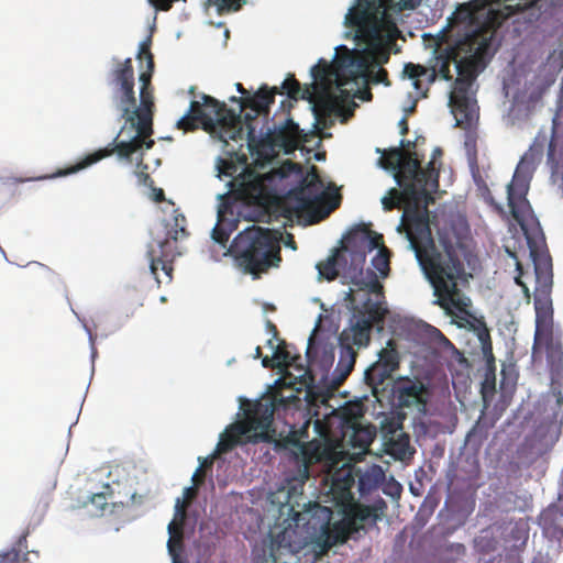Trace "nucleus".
Returning <instances> with one entry per match:
<instances>
[{
    "label": "nucleus",
    "mask_w": 563,
    "mask_h": 563,
    "mask_svg": "<svg viewBox=\"0 0 563 563\" xmlns=\"http://www.w3.org/2000/svg\"><path fill=\"white\" fill-rule=\"evenodd\" d=\"M285 442L287 444L296 446V448H298L300 450V452L302 454V457H303V465H302V471H301L302 477L308 479L309 476H310V474H309V465H310L311 456L308 453L306 445L303 443H301L299 441V439L295 434L288 435L285 439Z\"/></svg>",
    "instance_id": "obj_41"
},
{
    "label": "nucleus",
    "mask_w": 563,
    "mask_h": 563,
    "mask_svg": "<svg viewBox=\"0 0 563 563\" xmlns=\"http://www.w3.org/2000/svg\"><path fill=\"white\" fill-rule=\"evenodd\" d=\"M168 552L173 558L174 563H178V558L184 550V537L183 536H169L167 542Z\"/></svg>",
    "instance_id": "obj_45"
},
{
    "label": "nucleus",
    "mask_w": 563,
    "mask_h": 563,
    "mask_svg": "<svg viewBox=\"0 0 563 563\" xmlns=\"http://www.w3.org/2000/svg\"><path fill=\"white\" fill-rule=\"evenodd\" d=\"M402 492V486L391 477L383 487V493L393 498H399Z\"/></svg>",
    "instance_id": "obj_49"
},
{
    "label": "nucleus",
    "mask_w": 563,
    "mask_h": 563,
    "mask_svg": "<svg viewBox=\"0 0 563 563\" xmlns=\"http://www.w3.org/2000/svg\"><path fill=\"white\" fill-rule=\"evenodd\" d=\"M365 299L360 308H355L354 321L349 329L343 330L340 335V342L349 345H356L358 347L366 346L371 340V331L375 323L382 322L388 312L383 307L382 300H373L371 291L363 290ZM383 297L380 292H374Z\"/></svg>",
    "instance_id": "obj_9"
},
{
    "label": "nucleus",
    "mask_w": 563,
    "mask_h": 563,
    "mask_svg": "<svg viewBox=\"0 0 563 563\" xmlns=\"http://www.w3.org/2000/svg\"><path fill=\"white\" fill-rule=\"evenodd\" d=\"M174 212L172 223H167V236L174 241H178L187 238L189 233L186 229V217L179 213L178 209H174Z\"/></svg>",
    "instance_id": "obj_33"
},
{
    "label": "nucleus",
    "mask_w": 563,
    "mask_h": 563,
    "mask_svg": "<svg viewBox=\"0 0 563 563\" xmlns=\"http://www.w3.org/2000/svg\"><path fill=\"white\" fill-rule=\"evenodd\" d=\"M316 84V80L308 87H306L305 89L301 88L300 86V82L295 78V75L294 74H289L286 79L283 81V85H282V89L283 91H280L285 95L288 96L289 99H292L295 101L299 100V99H303V100H307L308 101V98H306L305 96H308L306 91H311L313 90V85Z\"/></svg>",
    "instance_id": "obj_32"
},
{
    "label": "nucleus",
    "mask_w": 563,
    "mask_h": 563,
    "mask_svg": "<svg viewBox=\"0 0 563 563\" xmlns=\"http://www.w3.org/2000/svg\"><path fill=\"white\" fill-rule=\"evenodd\" d=\"M366 81L372 84H384L385 86H390V81L388 80V73L382 65H373L369 68V73L367 77H364Z\"/></svg>",
    "instance_id": "obj_43"
},
{
    "label": "nucleus",
    "mask_w": 563,
    "mask_h": 563,
    "mask_svg": "<svg viewBox=\"0 0 563 563\" xmlns=\"http://www.w3.org/2000/svg\"><path fill=\"white\" fill-rule=\"evenodd\" d=\"M402 431V419L400 416H385L380 421V433L384 441L397 435Z\"/></svg>",
    "instance_id": "obj_34"
},
{
    "label": "nucleus",
    "mask_w": 563,
    "mask_h": 563,
    "mask_svg": "<svg viewBox=\"0 0 563 563\" xmlns=\"http://www.w3.org/2000/svg\"><path fill=\"white\" fill-rule=\"evenodd\" d=\"M125 495H126V497H128L126 501H124V500H120L119 503H121V504H126V505H129L130 503H131V504H134L135 498H136V490H133V492H131V493L129 492V493H126Z\"/></svg>",
    "instance_id": "obj_61"
},
{
    "label": "nucleus",
    "mask_w": 563,
    "mask_h": 563,
    "mask_svg": "<svg viewBox=\"0 0 563 563\" xmlns=\"http://www.w3.org/2000/svg\"><path fill=\"white\" fill-rule=\"evenodd\" d=\"M184 526L185 521H180L179 519H174L168 525V533L169 536H183L184 537Z\"/></svg>",
    "instance_id": "obj_56"
},
{
    "label": "nucleus",
    "mask_w": 563,
    "mask_h": 563,
    "mask_svg": "<svg viewBox=\"0 0 563 563\" xmlns=\"http://www.w3.org/2000/svg\"><path fill=\"white\" fill-rule=\"evenodd\" d=\"M344 515L353 522V527H358L357 532L364 528L367 521L375 523L379 518L378 510L383 511L386 508V503L379 499L374 506H367L354 500L344 504Z\"/></svg>",
    "instance_id": "obj_20"
},
{
    "label": "nucleus",
    "mask_w": 563,
    "mask_h": 563,
    "mask_svg": "<svg viewBox=\"0 0 563 563\" xmlns=\"http://www.w3.org/2000/svg\"><path fill=\"white\" fill-rule=\"evenodd\" d=\"M233 192L236 198L246 205L266 207L273 195L266 178L254 170H245L232 181Z\"/></svg>",
    "instance_id": "obj_14"
},
{
    "label": "nucleus",
    "mask_w": 563,
    "mask_h": 563,
    "mask_svg": "<svg viewBox=\"0 0 563 563\" xmlns=\"http://www.w3.org/2000/svg\"><path fill=\"white\" fill-rule=\"evenodd\" d=\"M415 143L408 140H401L398 147H391L389 150L377 152L382 153L379 164L385 169H394L396 172H402V167L409 161H413L417 164V178L423 179L424 184H431V189H438V172L434 168V163L429 162L426 168L421 167L420 159L416 152H409L407 148L413 146Z\"/></svg>",
    "instance_id": "obj_12"
},
{
    "label": "nucleus",
    "mask_w": 563,
    "mask_h": 563,
    "mask_svg": "<svg viewBox=\"0 0 563 563\" xmlns=\"http://www.w3.org/2000/svg\"><path fill=\"white\" fill-rule=\"evenodd\" d=\"M373 439L369 433L363 430H356L353 437V444L358 445L362 449H367L372 443Z\"/></svg>",
    "instance_id": "obj_50"
},
{
    "label": "nucleus",
    "mask_w": 563,
    "mask_h": 563,
    "mask_svg": "<svg viewBox=\"0 0 563 563\" xmlns=\"http://www.w3.org/2000/svg\"><path fill=\"white\" fill-rule=\"evenodd\" d=\"M385 451L396 460L405 461L410 459L415 450L410 446V438L405 432H399L397 435L384 441Z\"/></svg>",
    "instance_id": "obj_27"
},
{
    "label": "nucleus",
    "mask_w": 563,
    "mask_h": 563,
    "mask_svg": "<svg viewBox=\"0 0 563 563\" xmlns=\"http://www.w3.org/2000/svg\"><path fill=\"white\" fill-rule=\"evenodd\" d=\"M318 529L317 519L311 518L302 527L296 525V527H287L282 530L272 542V555L274 563L277 562L276 554L279 555L288 552L290 554H297L309 544L318 545Z\"/></svg>",
    "instance_id": "obj_13"
},
{
    "label": "nucleus",
    "mask_w": 563,
    "mask_h": 563,
    "mask_svg": "<svg viewBox=\"0 0 563 563\" xmlns=\"http://www.w3.org/2000/svg\"><path fill=\"white\" fill-rule=\"evenodd\" d=\"M431 338L442 347H453L451 341L435 327H430Z\"/></svg>",
    "instance_id": "obj_51"
},
{
    "label": "nucleus",
    "mask_w": 563,
    "mask_h": 563,
    "mask_svg": "<svg viewBox=\"0 0 563 563\" xmlns=\"http://www.w3.org/2000/svg\"><path fill=\"white\" fill-rule=\"evenodd\" d=\"M400 356L395 340L389 339L378 353V360L365 371V380L376 387L382 385L399 368Z\"/></svg>",
    "instance_id": "obj_17"
},
{
    "label": "nucleus",
    "mask_w": 563,
    "mask_h": 563,
    "mask_svg": "<svg viewBox=\"0 0 563 563\" xmlns=\"http://www.w3.org/2000/svg\"><path fill=\"white\" fill-rule=\"evenodd\" d=\"M350 262L345 254L336 250L331 256H329L325 261L319 262L317 264V269L319 276L332 282L340 274L343 276L344 267H349Z\"/></svg>",
    "instance_id": "obj_24"
},
{
    "label": "nucleus",
    "mask_w": 563,
    "mask_h": 563,
    "mask_svg": "<svg viewBox=\"0 0 563 563\" xmlns=\"http://www.w3.org/2000/svg\"><path fill=\"white\" fill-rule=\"evenodd\" d=\"M449 104L459 124L470 125L475 118V100L471 97L449 99Z\"/></svg>",
    "instance_id": "obj_30"
},
{
    "label": "nucleus",
    "mask_w": 563,
    "mask_h": 563,
    "mask_svg": "<svg viewBox=\"0 0 563 563\" xmlns=\"http://www.w3.org/2000/svg\"><path fill=\"white\" fill-rule=\"evenodd\" d=\"M328 512L327 520L317 519L318 529V547L321 553H327L333 545L344 543L351 534L357 532L358 527H353V522L344 515L341 521L330 523V510L323 509Z\"/></svg>",
    "instance_id": "obj_16"
},
{
    "label": "nucleus",
    "mask_w": 563,
    "mask_h": 563,
    "mask_svg": "<svg viewBox=\"0 0 563 563\" xmlns=\"http://www.w3.org/2000/svg\"><path fill=\"white\" fill-rule=\"evenodd\" d=\"M27 532L23 533L14 547L5 553L0 554V563H30L29 553H24L27 549Z\"/></svg>",
    "instance_id": "obj_31"
},
{
    "label": "nucleus",
    "mask_w": 563,
    "mask_h": 563,
    "mask_svg": "<svg viewBox=\"0 0 563 563\" xmlns=\"http://www.w3.org/2000/svg\"><path fill=\"white\" fill-rule=\"evenodd\" d=\"M324 200L323 181L313 165L301 183L287 192L285 203L290 214L300 217L305 211H313Z\"/></svg>",
    "instance_id": "obj_10"
},
{
    "label": "nucleus",
    "mask_w": 563,
    "mask_h": 563,
    "mask_svg": "<svg viewBox=\"0 0 563 563\" xmlns=\"http://www.w3.org/2000/svg\"><path fill=\"white\" fill-rule=\"evenodd\" d=\"M393 393L401 408L415 406L421 410L427 405V388L420 380L399 378L394 385Z\"/></svg>",
    "instance_id": "obj_18"
},
{
    "label": "nucleus",
    "mask_w": 563,
    "mask_h": 563,
    "mask_svg": "<svg viewBox=\"0 0 563 563\" xmlns=\"http://www.w3.org/2000/svg\"><path fill=\"white\" fill-rule=\"evenodd\" d=\"M368 228L365 224H360L347 232L343 238L340 252L345 254L350 265L344 267L343 278L345 283L352 284L346 292L345 300L351 305L356 302L355 290H367L371 292H380L383 285L379 283L377 275L373 271L364 273V264L366 260V241Z\"/></svg>",
    "instance_id": "obj_8"
},
{
    "label": "nucleus",
    "mask_w": 563,
    "mask_h": 563,
    "mask_svg": "<svg viewBox=\"0 0 563 563\" xmlns=\"http://www.w3.org/2000/svg\"><path fill=\"white\" fill-rule=\"evenodd\" d=\"M532 4V0H472L457 7L450 19V37L453 44L440 51L434 64L428 68L420 64L407 63L402 77L411 80L419 99L426 98L437 77L452 80L451 64L457 65L463 52L481 57L487 42L503 22Z\"/></svg>",
    "instance_id": "obj_3"
},
{
    "label": "nucleus",
    "mask_w": 563,
    "mask_h": 563,
    "mask_svg": "<svg viewBox=\"0 0 563 563\" xmlns=\"http://www.w3.org/2000/svg\"><path fill=\"white\" fill-rule=\"evenodd\" d=\"M143 186L147 188L146 197L155 202V203H162L165 202L170 207H175V203L172 199H167L165 197V191L163 188L156 187L154 185V180L150 177L148 174L143 173Z\"/></svg>",
    "instance_id": "obj_35"
},
{
    "label": "nucleus",
    "mask_w": 563,
    "mask_h": 563,
    "mask_svg": "<svg viewBox=\"0 0 563 563\" xmlns=\"http://www.w3.org/2000/svg\"><path fill=\"white\" fill-rule=\"evenodd\" d=\"M298 137L299 125L288 117L283 124L275 126L265 137H261L264 142L260 147L269 144L283 148L285 153H291L298 146Z\"/></svg>",
    "instance_id": "obj_19"
},
{
    "label": "nucleus",
    "mask_w": 563,
    "mask_h": 563,
    "mask_svg": "<svg viewBox=\"0 0 563 563\" xmlns=\"http://www.w3.org/2000/svg\"><path fill=\"white\" fill-rule=\"evenodd\" d=\"M111 84L119 87L122 93V110L125 122L117 137L106 148L95 152L76 165L56 175L65 176L84 169L100 159L117 153L120 158L130 159L131 155L141 150V104L136 106L134 97V71L131 58L119 62L111 73Z\"/></svg>",
    "instance_id": "obj_4"
},
{
    "label": "nucleus",
    "mask_w": 563,
    "mask_h": 563,
    "mask_svg": "<svg viewBox=\"0 0 563 563\" xmlns=\"http://www.w3.org/2000/svg\"><path fill=\"white\" fill-rule=\"evenodd\" d=\"M151 37L146 38L145 41H143V60L146 62V67H147V70L146 71H151L153 73V69H154V56L151 52Z\"/></svg>",
    "instance_id": "obj_52"
},
{
    "label": "nucleus",
    "mask_w": 563,
    "mask_h": 563,
    "mask_svg": "<svg viewBox=\"0 0 563 563\" xmlns=\"http://www.w3.org/2000/svg\"><path fill=\"white\" fill-rule=\"evenodd\" d=\"M473 81H470L465 77H457L454 81L453 90L450 92L449 99L470 97L468 90Z\"/></svg>",
    "instance_id": "obj_44"
},
{
    "label": "nucleus",
    "mask_w": 563,
    "mask_h": 563,
    "mask_svg": "<svg viewBox=\"0 0 563 563\" xmlns=\"http://www.w3.org/2000/svg\"><path fill=\"white\" fill-rule=\"evenodd\" d=\"M354 484L355 476L352 468L339 471L332 477L331 490L342 504L351 503L354 500L352 493Z\"/></svg>",
    "instance_id": "obj_23"
},
{
    "label": "nucleus",
    "mask_w": 563,
    "mask_h": 563,
    "mask_svg": "<svg viewBox=\"0 0 563 563\" xmlns=\"http://www.w3.org/2000/svg\"><path fill=\"white\" fill-rule=\"evenodd\" d=\"M262 365L265 367V368H273L275 367L276 365L273 364V360L269 358L268 356H265L263 357L262 360Z\"/></svg>",
    "instance_id": "obj_63"
},
{
    "label": "nucleus",
    "mask_w": 563,
    "mask_h": 563,
    "mask_svg": "<svg viewBox=\"0 0 563 563\" xmlns=\"http://www.w3.org/2000/svg\"><path fill=\"white\" fill-rule=\"evenodd\" d=\"M283 398H267L257 400L244 412V419L230 426L220 437L217 444L219 453H227L242 442L260 443L274 442L276 430L272 427L274 412L279 405L284 404Z\"/></svg>",
    "instance_id": "obj_7"
},
{
    "label": "nucleus",
    "mask_w": 563,
    "mask_h": 563,
    "mask_svg": "<svg viewBox=\"0 0 563 563\" xmlns=\"http://www.w3.org/2000/svg\"><path fill=\"white\" fill-rule=\"evenodd\" d=\"M280 234L268 228L252 225L234 239L235 258L244 272L258 278L282 262Z\"/></svg>",
    "instance_id": "obj_5"
},
{
    "label": "nucleus",
    "mask_w": 563,
    "mask_h": 563,
    "mask_svg": "<svg viewBox=\"0 0 563 563\" xmlns=\"http://www.w3.org/2000/svg\"><path fill=\"white\" fill-rule=\"evenodd\" d=\"M242 0H203L202 7L205 10L216 8L219 14L228 13L231 11H239L242 7Z\"/></svg>",
    "instance_id": "obj_38"
},
{
    "label": "nucleus",
    "mask_w": 563,
    "mask_h": 563,
    "mask_svg": "<svg viewBox=\"0 0 563 563\" xmlns=\"http://www.w3.org/2000/svg\"><path fill=\"white\" fill-rule=\"evenodd\" d=\"M383 244V235L368 229L366 241V254L375 249H380Z\"/></svg>",
    "instance_id": "obj_48"
},
{
    "label": "nucleus",
    "mask_w": 563,
    "mask_h": 563,
    "mask_svg": "<svg viewBox=\"0 0 563 563\" xmlns=\"http://www.w3.org/2000/svg\"><path fill=\"white\" fill-rule=\"evenodd\" d=\"M530 162L525 155L512 176L510 184L507 186V199L512 218L522 223L529 209V202L526 198L529 187Z\"/></svg>",
    "instance_id": "obj_15"
},
{
    "label": "nucleus",
    "mask_w": 563,
    "mask_h": 563,
    "mask_svg": "<svg viewBox=\"0 0 563 563\" xmlns=\"http://www.w3.org/2000/svg\"><path fill=\"white\" fill-rule=\"evenodd\" d=\"M197 490L198 489L196 486L185 488V490H184L185 501L190 504V501L196 497Z\"/></svg>",
    "instance_id": "obj_59"
},
{
    "label": "nucleus",
    "mask_w": 563,
    "mask_h": 563,
    "mask_svg": "<svg viewBox=\"0 0 563 563\" xmlns=\"http://www.w3.org/2000/svg\"><path fill=\"white\" fill-rule=\"evenodd\" d=\"M273 358L277 362V367L287 368L295 365V362L299 356L291 355L287 350L285 342H282V344L276 347Z\"/></svg>",
    "instance_id": "obj_40"
},
{
    "label": "nucleus",
    "mask_w": 563,
    "mask_h": 563,
    "mask_svg": "<svg viewBox=\"0 0 563 563\" xmlns=\"http://www.w3.org/2000/svg\"><path fill=\"white\" fill-rule=\"evenodd\" d=\"M235 87H236V90L242 95V97L250 96L249 91L243 87V85L241 82H238L235 85Z\"/></svg>",
    "instance_id": "obj_64"
},
{
    "label": "nucleus",
    "mask_w": 563,
    "mask_h": 563,
    "mask_svg": "<svg viewBox=\"0 0 563 563\" xmlns=\"http://www.w3.org/2000/svg\"><path fill=\"white\" fill-rule=\"evenodd\" d=\"M230 238V234L219 224H217L212 230V239L219 244L224 245Z\"/></svg>",
    "instance_id": "obj_53"
},
{
    "label": "nucleus",
    "mask_w": 563,
    "mask_h": 563,
    "mask_svg": "<svg viewBox=\"0 0 563 563\" xmlns=\"http://www.w3.org/2000/svg\"><path fill=\"white\" fill-rule=\"evenodd\" d=\"M280 170H282V176H287L288 174L294 173V172L301 173V166L297 163L287 161L286 163H284L282 165Z\"/></svg>",
    "instance_id": "obj_57"
},
{
    "label": "nucleus",
    "mask_w": 563,
    "mask_h": 563,
    "mask_svg": "<svg viewBox=\"0 0 563 563\" xmlns=\"http://www.w3.org/2000/svg\"><path fill=\"white\" fill-rule=\"evenodd\" d=\"M399 126H400V134L401 135H406L408 133V131H409V126H408V122H407L406 118H402L399 121Z\"/></svg>",
    "instance_id": "obj_60"
},
{
    "label": "nucleus",
    "mask_w": 563,
    "mask_h": 563,
    "mask_svg": "<svg viewBox=\"0 0 563 563\" xmlns=\"http://www.w3.org/2000/svg\"><path fill=\"white\" fill-rule=\"evenodd\" d=\"M385 472L379 465H372L358 475V490L362 496L377 489L385 482Z\"/></svg>",
    "instance_id": "obj_29"
},
{
    "label": "nucleus",
    "mask_w": 563,
    "mask_h": 563,
    "mask_svg": "<svg viewBox=\"0 0 563 563\" xmlns=\"http://www.w3.org/2000/svg\"><path fill=\"white\" fill-rule=\"evenodd\" d=\"M154 109L155 106L143 104V150H150L154 145V141L151 140Z\"/></svg>",
    "instance_id": "obj_36"
},
{
    "label": "nucleus",
    "mask_w": 563,
    "mask_h": 563,
    "mask_svg": "<svg viewBox=\"0 0 563 563\" xmlns=\"http://www.w3.org/2000/svg\"><path fill=\"white\" fill-rule=\"evenodd\" d=\"M389 250L386 246H382L377 255L372 260L373 267L379 273L382 277H386L389 273Z\"/></svg>",
    "instance_id": "obj_39"
},
{
    "label": "nucleus",
    "mask_w": 563,
    "mask_h": 563,
    "mask_svg": "<svg viewBox=\"0 0 563 563\" xmlns=\"http://www.w3.org/2000/svg\"><path fill=\"white\" fill-rule=\"evenodd\" d=\"M416 168L417 164L409 161L402 172H396L395 179L401 190L391 188L382 199L383 207L387 211L404 208L398 231L406 233L410 249L433 287L437 297L433 303L449 316H455L456 312L468 313L471 300L457 287V282L465 276L459 243L440 236L443 253L438 251L428 210L429 205L434 202L432 192L437 189H431V184H424L423 179L417 178Z\"/></svg>",
    "instance_id": "obj_2"
},
{
    "label": "nucleus",
    "mask_w": 563,
    "mask_h": 563,
    "mask_svg": "<svg viewBox=\"0 0 563 563\" xmlns=\"http://www.w3.org/2000/svg\"><path fill=\"white\" fill-rule=\"evenodd\" d=\"M188 503L185 501V500H181V499H177L176 500V505H175V515L174 517L176 519H179L180 521H186V518H187V512H186V509L188 507Z\"/></svg>",
    "instance_id": "obj_55"
},
{
    "label": "nucleus",
    "mask_w": 563,
    "mask_h": 563,
    "mask_svg": "<svg viewBox=\"0 0 563 563\" xmlns=\"http://www.w3.org/2000/svg\"><path fill=\"white\" fill-rule=\"evenodd\" d=\"M334 361V347L332 345H322V360L321 363L324 367L332 365Z\"/></svg>",
    "instance_id": "obj_54"
},
{
    "label": "nucleus",
    "mask_w": 563,
    "mask_h": 563,
    "mask_svg": "<svg viewBox=\"0 0 563 563\" xmlns=\"http://www.w3.org/2000/svg\"><path fill=\"white\" fill-rule=\"evenodd\" d=\"M108 505V498L106 493H96L90 497L89 503H87L85 506L89 507V514L93 516H98L99 514H102Z\"/></svg>",
    "instance_id": "obj_42"
},
{
    "label": "nucleus",
    "mask_w": 563,
    "mask_h": 563,
    "mask_svg": "<svg viewBox=\"0 0 563 563\" xmlns=\"http://www.w3.org/2000/svg\"><path fill=\"white\" fill-rule=\"evenodd\" d=\"M201 100L202 102L197 100L190 102L188 112L177 121V129L191 132L201 124L206 131L219 130L220 139L223 141L244 139L240 114L211 96L202 95Z\"/></svg>",
    "instance_id": "obj_6"
},
{
    "label": "nucleus",
    "mask_w": 563,
    "mask_h": 563,
    "mask_svg": "<svg viewBox=\"0 0 563 563\" xmlns=\"http://www.w3.org/2000/svg\"><path fill=\"white\" fill-rule=\"evenodd\" d=\"M534 309H536V340H538L541 328L548 322L552 314V302L550 298V288L541 285L537 288L534 294Z\"/></svg>",
    "instance_id": "obj_25"
},
{
    "label": "nucleus",
    "mask_w": 563,
    "mask_h": 563,
    "mask_svg": "<svg viewBox=\"0 0 563 563\" xmlns=\"http://www.w3.org/2000/svg\"><path fill=\"white\" fill-rule=\"evenodd\" d=\"M470 329L475 333L477 336L481 347L486 346V350H489V344L492 342L490 332L489 329L484 320V318H473V321L470 322Z\"/></svg>",
    "instance_id": "obj_37"
},
{
    "label": "nucleus",
    "mask_w": 563,
    "mask_h": 563,
    "mask_svg": "<svg viewBox=\"0 0 563 563\" xmlns=\"http://www.w3.org/2000/svg\"><path fill=\"white\" fill-rule=\"evenodd\" d=\"M421 0H356L345 16L360 49L339 55L332 64L320 59L311 68L313 90L306 91L317 115H343L351 95L344 87L368 76L373 65L389 60V48L399 35L395 13L415 9Z\"/></svg>",
    "instance_id": "obj_1"
},
{
    "label": "nucleus",
    "mask_w": 563,
    "mask_h": 563,
    "mask_svg": "<svg viewBox=\"0 0 563 563\" xmlns=\"http://www.w3.org/2000/svg\"><path fill=\"white\" fill-rule=\"evenodd\" d=\"M151 78V71H143V104L155 106Z\"/></svg>",
    "instance_id": "obj_47"
},
{
    "label": "nucleus",
    "mask_w": 563,
    "mask_h": 563,
    "mask_svg": "<svg viewBox=\"0 0 563 563\" xmlns=\"http://www.w3.org/2000/svg\"><path fill=\"white\" fill-rule=\"evenodd\" d=\"M530 255L534 264L537 280L545 288L552 286V258L549 251L529 242Z\"/></svg>",
    "instance_id": "obj_21"
},
{
    "label": "nucleus",
    "mask_w": 563,
    "mask_h": 563,
    "mask_svg": "<svg viewBox=\"0 0 563 563\" xmlns=\"http://www.w3.org/2000/svg\"><path fill=\"white\" fill-rule=\"evenodd\" d=\"M494 37H495V35L488 40V42H487L488 44L485 49V53H483V55H481V57H477V56L473 57L472 52H463L461 57L457 59V65H456L457 77L463 76V77L467 78L470 81H473L475 79V76H476L475 67H476L477 63L484 62V59L489 55Z\"/></svg>",
    "instance_id": "obj_26"
},
{
    "label": "nucleus",
    "mask_w": 563,
    "mask_h": 563,
    "mask_svg": "<svg viewBox=\"0 0 563 563\" xmlns=\"http://www.w3.org/2000/svg\"><path fill=\"white\" fill-rule=\"evenodd\" d=\"M282 93L278 87L269 88L267 85H263L253 96L246 97H232L231 101L239 102L242 109H251L254 113H245L244 121L246 128V141L251 152L258 151L260 145L264 142L257 134L256 128L253 125V121L260 114L267 115L269 108L275 101V96Z\"/></svg>",
    "instance_id": "obj_11"
},
{
    "label": "nucleus",
    "mask_w": 563,
    "mask_h": 563,
    "mask_svg": "<svg viewBox=\"0 0 563 563\" xmlns=\"http://www.w3.org/2000/svg\"><path fill=\"white\" fill-rule=\"evenodd\" d=\"M356 361V352L349 345L341 343L340 358L334 369V382L342 384L353 371Z\"/></svg>",
    "instance_id": "obj_28"
},
{
    "label": "nucleus",
    "mask_w": 563,
    "mask_h": 563,
    "mask_svg": "<svg viewBox=\"0 0 563 563\" xmlns=\"http://www.w3.org/2000/svg\"><path fill=\"white\" fill-rule=\"evenodd\" d=\"M192 481L195 482L196 485H198L199 483L202 482V467L201 466L199 468H197L196 473L192 476Z\"/></svg>",
    "instance_id": "obj_62"
},
{
    "label": "nucleus",
    "mask_w": 563,
    "mask_h": 563,
    "mask_svg": "<svg viewBox=\"0 0 563 563\" xmlns=\"http://www.w3.org/2000/svg\"><path fill=\"white\" fill-rule=\"evenodd\" d=\"M482 353L486 361L487 368H495V356L493 353V343L489 344V350H486V346H482Z\"/></svg>",
    "instance_id": "obj_58"
},
{
    "label": "nucleus",
    "mask_w": 563,
    "mask_h": 563,
    "mask_svg": "<svg viewBox=\"0 0 563 563\" xmlns=\"http://www.w3.org/2000/svg\"><path fill=\"white\" fill-rule=\"evenodd\" d=\"M168 240L159 243L161 255L156 256L155 251H148L151 257L150 274L155 279L157 285L163 283L168 284L172 280L173 265L172 258L165 253V247L168 245Z\"/></svg>",
    "instance_id": "obj_22"
},
{
    "label": "nucleus",
    "mask_w": 563,
    "mask_h": 563,
    "mask_svg": "<svg viewBox=\"0 0 563 563\" xmlns=\"http://www.w3.org/2000/svg\"><path fill=\"white\" fill-rule=\"evenodd\" d=\"M317 331H318V325L314 328L313 332L311 333V335L309 338L308 347H307V352H306V356H307L308 363L310 365H312L314 363L316 358L318 357L319 350H320V346L317 342V335H316Z\"/></svg>",
    "instance_id": "obj_46"
}]
</instances>
